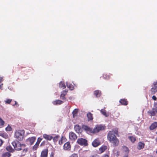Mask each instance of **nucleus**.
Instances as JSON below:
<instances>
[{"label": "nucleus", "instance_id": "nucleus-1", "mask_svg": "<svg viewBox=\"0 0 157 157\" xmlns=\"http://www.w3.org/2000/svg\"><path fill=\"white\" fill-rule=\"evenodd\" d=\"M117 130L114 131L113 130L109 131L107 135V137L108 140L111 143L113 144L114 146H117L118 145L119 141L115 135H117L118 133Z\"/></svg>", "mask_w": 157, "mask_h": 157}, {"label": "nucleus", "instance_id": "nucleus-2", "mask_svg": "<svg viewBox=\"0 0 157 157\" xmlns=\"http://www.w3.org/2000/svg\"><path fill=\"white\" fill-rule=\"evenodd\" d=\"M25 134L24 130H18L16 131L15 132V137L18 140L21 141L23 140Z\"/></svg>", "mask_w": 157, "mask_h": 157}, {"label": "nucleus", "instance_id": "nucleus-3", "mask_svg": "<svg viewBox=\"0 0 157 157\" xmlns=\"http://www.w3.org/2000/svg\"><path fill=\"white\" fill-rule=\"evenodd\" d=\"M106 127L104 125H96L94 129H92V133H96L100 131L104 130Z\"/></svg>", "mask_w": 157, "mask_h": 157}, {"label": "nucleus", "instance_id": "nucleus-4", "mask_svg": "<svg viewBox=\"0 0 157 157\" xmlns=\"http://www.w3.org/2000/svg\"><path fill=\"white\" fill-rule=\"evenodd\" d=\"M12 144L15 150L19 151L21 150L22 144H21L17 140L13 141L12 142Z\"/></svg>", "mask_w": 157, "mask_h": 157}, {"label": "nucleus", "instance_id": "nucleus-5", "mask_svg": "<svg viewBox=\"0 0 157 157\" xmlns=\"http://www.w3.org/2000/svg\"><path fill=\"white\" fill-rule=\"evenodd\" d=\"M77 143L81 146H86L88 145L87 140L82 138L78 139L77 141Z\"/></svg>", "mask_w": 157, "mask_h": 157}, {"label": "nucleus", "instance_id": "nucleus-6", "mask_svg": "<svg viewBox=\"0 0 157 157\" xmlns=\"http://www.w3.org/2000/svg\"><path fill=\"white\" fill-rule=\"evenodd\" d=\"M69 136L70 140L72 141H75L77 138V135L72 132H70L69 133Z\"/></svg>", "mask_w": 157, "mask_h": 157}, {"label": "nucleus", "instance_id": "nucleus-7", "mask_svg": "<svg viewBox=\"0 0 157 157\" xmlns=\"http://www.w3.org/2000/svg\"><path fill=\"white\" fill-rule=\"evenodd\" d=\"M82 128L87 133H92V128L84 124L82 125Z\"/></svg>", "mask_w": 157, "mask_h": 157}, {"label": "nucleus", "instance_id": "nucleus-8", "mask_svg": "<svg viewBox=\"0 0 157 157\" xmlns=\"http://www.w3.org/2000/svg\"><path fill=\"white\" fill-rule=\"evenodd\" d=\"M101 144V142L99 139L98 138L95 139L92 142V146L94 147H97Z\"/></svg>", "mask_w": 157, "mask_h": 157}, {"label": "nucleus", "instance_id": "nucleus-9", "mask_svg": "<svg viewBox=\"0 0 157 157\" xmlns=\"http://www.w3.org/2000/svg\"><path fill=\"white\" fill-rule=\"evenodd\" d=\"M71 146L70 142H67L64 144L63 149L64 150L70 151L71 149Z\"/></svg>", "mask_w": 157, "mask_h": 157}, {"label": "nucleus", "instance_id": "nucleus-10", "mask_svg": "<svg viewBox=\"0 0 157 157\" xmlns=\"http://www.w3.org/2000/svg\"><path fill=\"white\" fill-rule=\"evenodd\" d=\"M26 145L24 144H22V147L21 150L22 151L21 153V155L22 156H24L26 153L28 151L29 149L28 148L26 147Z\"/></svg>", "mask_w": 157, "mask_h": 157}, {"label": "nucleus", "instance_id": "nucleus-11", "mask_svg": "<svg viewBox=\"0 0 157 157\" xmlns=\"http://www.w3.org/2000/svg\"><path fill=\"white\" fill-rule=\"evenodd\" d=\"M74 128L75 131L77 133H81L82 131V128L78 124H76L74 126Z\"/></svg>", "mask_w": 157, "mask_h": 157}, {"label": "nucleus", "instance_id": "nucleus-12", "mask_svg": "<svg viewBox=\"0 0 157 157\" xmlns=\"http://www.w3.org/2000/svg\"><path fill=\"white\" fill-rule=\"evenodd\" d=\"M151 116H155L157 113V108H153L151 110L148 112Z\"/></svg>", "mask_w": 157, "mask_h": 157}, {"label": "nucleus", "instance_id": "nucleus-13", "mask_svg": "<svg viewBox=\"0 0 157 157\" xmlns=\"http://www.w3.org/2000/svg\"><path fill=\"white\" fill-rule=\"evenodd\" d=\"M68 91V90H63L61 92L60 95V97L62 99L64 100L65 99V96L67 94V93Z\"/></svg>", "mask_w": 157, "mask_h": 157}, {"label": "nucleus", "instance_id": "nucleus-14", "mask_svg": "<svg viewBox=\"0 0 157 157\" xmlns=\"http://www.w3.org/2000/svg\"><path fill=\"white\" fill-rule=\"evenodd\" d=\"M48 152V149H46L42 151L41 154V157H47Z\"/></svg>", "mask_w": 157, "mask_h": 157}, {"label": "nucleus", "instance_id": "nucleus-15", "mask_svg": "<svg viewBox=\"0 0 157 157\" xmlns=\"http://www.w3.org/2000/svg\"><path fill=\"white\" fill-rule=\"evenodd\" d=\"M43 136L44 139L50 141L53 139V137L52 136L47 134H43Z\"/></svg>", "mask_w": 157, "mask_h": 157}, {"label": "nucleus", "instance_id": "nucleus-16", "mask_svg": "<svg viewBox=\"0 0 157 157\" xmlns=\"http://www.w3.org/2000/svg\"><path fill=\"white\" fill-rule=\"evenodd\" d=\"M107 149V147L106 145H102L99 148L100 153H102Z\"/></svg>", "mask_w": 157, "mask_h": 157}, {"label": "nucleus", "instance_id": "nucleus-17", "mask_svg": "<svg viewBox=\"0 0 157 157\" xmlns=\"http://www.w3.org/2000/svg\"><path fill=\"white\" fill-rule=\"evenodd\" d=\"M120 103L122 105H128V102L127 99H121L120 100Z\"/></svg>", "mask_w": 157, "mask_h": 157}, {"label": "nucleus", "instance_id": "nucleus-18", "mask_svg": "<svg viewBox=\"0 0 157 157\" xmlns=\"http://www.w3.org/2000/svg\"><path fill=\"white\" fill-rule=\"evenodd\" d=\"M144 145L145 144L144 143L140 141L138 143L137 148L139 150L142 149L144 147Z\"/></svg>", "mask_w": 157, "mask_h": 157}, {"label": "nucleus", "instance_id": "nucleus-19", "mask_svg": "<svg viewBox=\"0 0 157 157\" xmlns=\"http://www.w3.org/2000/svg\"><path fill=\"white\" fill-rule=\"evenodd\" d=\"M157 127V122H155L151 124L149 127L151 130H153Z\"/></svg>", "mask_w": 157, "mask_h": 157}, {"label": "nucleus", "instance_id": "nucleus-20", "mask_svg": "<svg viewBox=\"0 0 157 157\" xmlns=\"http://www.w3.org/2000/svg\"><path fill=\"white\" fill-rule=\"evenodd\" d=\"M63 103V101L59 100H56L52 102L53 104L55 105H59L62 104Z\"/></svg>", "mask_w": 157, "mask_h": 157}, {"label": "nucleus", "instance_id": "nucleus-21", "mask_svg": "<svg viewBox=\"0 0 157 157\" xmlns=\"http://www.w3.org/2000/svg\"><path fill=\"white\" fill-rule=\"evenodd\" d=\"M94 95L96 97H100L101 94V91L99 90H97L94 91Z\"/></svg>", "mask_w": 157, "mask_h": 157}, {"label": "nucleus", "instance_id": "nucleus-22", "mask_svg": "<svg viewBox=\"0 0 157 157\" xmlns=\"http://www.w3.org/2000/svg\"><path fill=\"white\" fill-rule=\"evenodd\" d=\"M87 117L88 121H91L93 120V114L90 112H89L87 113Z\"/></svg>", "mask_w": 157, "mask_h": 157}, {"label": "nucleus", "instance_id": "nucleus-23", "mask_svg": "<svg viewBox=\"0 0 157 157\" xmlns=\"http://www.w3.org/2000/svg\"><path fill=\"white\" fill-rule=\"evenodd\" d=\"M36 140L35 137H33L31 138H29L28 139V140L29 141V143L30 144H32Z\"/></svg>", "mask_w": 157, "mask_h": 157}, {"label": "nucleus", "instance_id": "nucleus-24", "mask_svg": "<svg viewBox=\"0 0 157 157\" xmlns=\"http://www.w3.org/2000/svg\"><path fill=\"white\" fill-rule=\"evenodd\" d=\"M128 138L133 143H134L136 140V137L134 136H128Z\"/></svg>", "mask_w": 157, "mask_h": 157}, {"label": "nucleus", "instance_id": "nucleus-25", "mask_svg": "<svg viewBox=\"0 0 157 157\" xmlns=\"http://www.w3.org/2000/svg\"><path fill=\"white\" fill-rule=\"evenodd\" d=\"M150 91L151 94H154L157 92V90L153 86L150 90Z\"/></svg>", "mask_w": 157, "mask_h": 157}, {"label": "nucleus", "instance_id": "nucleus-26", "mask_svg": "<svg viewBox=\"0 0 157 157\" xmlns=\"http://www.w3.org/2000/svg\"><path fill=\"white\" fill-rule=\"evenodd\" d=\"M101 113L104 116L106 117H108L109 116L108 113H106V110L104 109H101L100 110Z\"/></svg>", "mask_w": 157, "mask_h": 157}, {"label": "nucleus", "instance_id": "nucleus-27", "mask_svg": "<svg viewBox=\"0 0 157 157\" xmlns=\"http://www.w3.org/2000/svg\"><path fill=\"white\" fill-rule=\"evenodd\" d=\"M6 150L11 152H13L14 151V149L12 148L11 146H9L6 147Z\"/></svg>", "mask_w": 157, "mask_h": 157}, {"label": "nucleus", "instance_id": "nucleus-28", "mask_svg": "<svg viewBox=\"0 0 157 157\" xmlns=\"http://www.w3.org/2000/svg\"><path fill=\"white\" fill-rule=\"evenodd\" d=\"M59 86V88L63 89L66 88V86L65 85L64 82L62 81L60 82Z\"/></svg>", "mask_w": 157, "mask_h": 157}, {"label": "nucleus", "instance_id": "nucleus-29", "mask_svg": "<svg viewBox=\"0 0 157 157\" xmlns=\"http://www.w3.org/2000/svg\"><path fill=\"white\" fill-rule=\"evenodd\" d=\"M78 111V109H75L72 112V113L73 117H75L77 115V114Z\"/></svg>", "mask_w": 157, "mask_h": 157}, {"label": "nucleus", "instance_id": "nucleus-30", "mask_svg": "<svg viewBox=\"0 0 157 157\" xmlns=\"http://www.w3.org/2000/svg\"><path fill=\"white\" fill-rule=\"evenodd\" d=\"M11 154L8 152H6L3 153L2 155V157H10L11 156Z\"/></svg>", "mask_w": 157, "mask_h": 157}, {"label": "nucleus", "instance_id": "nucleus-31", "mask_svg": "<svg viewBox=\"0 0 157 157\" xmlns=\"http://www.w3.org/2000/svg\"><path fill=\"white\" fill-rule=\"evenodd\" d=\"M123 150L124 151L126 152V155H128L129 151L128 148L126 146H124L123 147Z\"/></svg>", "mask_w": 157, "mask_h": 157}, {"label": "nucleus", "instance_id": "nucleus-32", "mask_svg": "<svg viewBox=\"0 0 157 157\" xmlns=\"http://www.w3.org/2000/svg\"><path fill=\"white\" fill-rule=\"evenodd\" d=\"M67 87L71 90H72L74 89V87L71 84L69 83H67Z\"/></svg>", "mask_w": 157, "mask_h": 157}, {"label": "nucleus", "instance_id": "nucleus-33", "mask_svg": "<svg viewBox=\"0 0 157 157\" xmlns=\"http://www.w3.org/2000/svg\"><path fill=\"white\" fill-rule=\"evenodd\" d=\"M66 138L63 136H62L60 140L59 141V144L60 145H61L63 144V140L66 141Z\"/></svg>", "mask_w": 157, "mask_h": 157}, {"label": "nucleus", "instance_id": "nucleus-34", "mask_svg": "<svg viewBox=\"0 0 157 157\" xmlns=\"http://www.w3.org/2000/svg\"><path fill=\"white\" fill-rule=\"evenodd\" d=\"M59 135H57L56 136L54 137L53 138V137L52 139L53 140V141L55 143H56V142H57V141H58V140H59Z\"/></svg>", "mask_w": 157, "mask_h": 157}, {"label": "nucleus", "instance_id": "nucleus-35", "mask_svg": "<svg viewBox=\"0 0 157 157\" xmlns=\"http://www.w3.org/2000/svg\"><path fill=\"white\" fill-rule=\"evenodd\" d=\"M0 136L5 139H7L8 137V135L7 134L4 133H1Z\"/></svg>", "mask_w": 157, "mask_h": 157}, {"label": "nucleus", "instance_id": "nucleus-36", "mask_svg": "<svg viewBox=\"0 0 157 157\" xmlns=\"http://www.w3.org/2000/svg\"><path fill=\"white\" fill-rule=\"evenodd\" d=\"M39 145L38 143H36L35 144L33 147V150H36L37 149Z\"/></svg>", "mask_w": 157, "mask_h": 157}, {"label": "nucleus", "instance_id": "nucleus-37", "mask_svg": "<svg viewBox=\"0 0 157 157\" xmlns=\"http://www.w3.org/2000/svg\"><path fill=\"white\" fill-rule=\"evenodd\" d=\"M4 123V121L1 118H0V127H2Z\"/></svg>", "mask_w": 157, "mask_h": 157}, {"label": "nucleus", "instance_id": "nucleus-38", "mask_svg": "<svg viewBox=\"0 0 157 157\" xmlns=\"http://www.w3.org/2000/svg\"><path fill=\"white\" fill-rule=\"evenodd\" d=\"M12 130V128L9 125L6 128V131H10Z\"/></svg>", "mask_w": 157, "mask_h": 157}, {"label": "nucleus", "instance_id": "nucleus-39", "mask_svg": "<svg viewBox=\"0 0 157 157\" xmlns=\"http://www.w3.org/2000/svg\"><path fill=\"white\" fill-rule=\"evenodd\" d=\"M11 101H12V99H6V100H5V102L6 104H9L11 103Z\"/></svg>", "mask_w": 157, "mask_h": 157}, {"label": "nucleus", "instance_id": "nucleus-40", "mask_svg": "<svg viewBox=\"0 0 157 157\" xmlns=\"http://www.w3.org/2000/svg\"><path fill=\"white\" fill-rule=\"evenodd\" d=\"M153 87L157 90V81L154 82L153 83Z\"/></svg>", "mask_w": 157, "mask_h": 157}, {"label": "nucleus", "instance_id": "nucleus-41", "mask_svg": "<svg viewBox=\"0 0 157 157\" xmlns=\"http://www.w3.org/2000/svg\"><path fill=\"white\" fill-rule=\"evenodd\" d=\"M14 103L12 104V105L13 106H14L16 105V107H18L19 106V104H18V103L16 101H14Z\"/></svg>", "mask_w": 157, "mask_h": 157}, {"label": "nucleus", "instance_id": "nucleus-42", "mask_svg": "<svg viewBox=\"0 0 157 157\" xmlns=\"http://www.w3.org/2000/svg\"><path fill=\"white\" fill-rule=\"evenodd\" d=\"M69 157H78V155L77 154L73 153Z\"/></svg>", "mask_w": 157, "mask_h": 157}, {"label": "nucleus", "instance_id": "nucleus-43", "mask_svg": "<svg viewBox=\"0 0 157 157\" xmlns=\"http://www.w3.org/2000/svg\"><path fill=\"white\" fill-rule=\"evenodd\" d=\"M42 140V138H39L38 139L37 141V142H36V143H38V144H39L40 142Z\"/></svg>", "mask_w": 157, "mask_h": 157}, {"label": "nucleus", "instance_id": "nucleus-44", "mask_svg": "<svg viewBox=\"0 0 157 157\" xmlns=\"http://www.w3.org/2000/svg\"><path fill=\"white\" fill-rule=\"evenodd\" d=\"M152 99L154 100H155V101H156V100H157V98L155 96V95H153L152 97Z\"/></svg>", "mask_w": 157, "mask_h": 157}, {"label": "nucleus", "instance_id": "nucleus-45", "mask_svg": "<svg viewBox=\"0 0 157 157\" xmlns=\"http://www.w3.org/2000/svg\"><path fill=\"white\" fill-rule=\"evenodd\" d=\"M3 143V141L2 140L0 139V147L2 146Z\"/></svg>", "mask_w": 157, "mask_h": 157}, {"label": "nucleus", "instance_id": "nucleus-46", "mask_svg": "<svg viewBox=\"0 0 157 157\" xmlns=\"http://www.w3.org/2000/svg\"><path fill=\"white\" fill-rule=\"evenodd\" d=\"M90 157H99V155L96 154H95L94 155H92L91 156H90Z\"/></svg>", "mask_w": 157, "mask_h": 157}, {"label": "nucleus", "instance_id": "nucleus-47", "mask_svg": "<svg viewBox=\"0 0 157 157\" xmlns=\"http://www.w3.org/2000/svg\"><path fill=\"white\" fill-rule=\"evenodd\" d=\"M101 157H109V155L108 154H105L103 155Z\"/></svg>", "mask_w": 157, "mask_h": 157}, {"label": "nucleus", "instance_id": "nucleus-48", "mask_svg": "<svg viewBox=\"0 0 157 157\" xmlns=\"http://www.w3.org/2000/svg\"><path fill=\"white\" fill-rule=\"evenodd\" d=\"M31 157H36V154L34 153L33 155H31Z\"/></svg>", "mask_w": 157, "mask_h": 157}, {"label": "nucleus", "instance_id": "nucleus-49", "mask_svg": "<svg viewBox=\"0 0 157 157\" xmlns=\"http://www.w3.org/2000/svg\"><path fill=\"white\" fill-rule=\"evenodd\" d=\"M154 106L155 107V108H157V102H154Z\"/></svg>", "mask_w": 157, "mask_h": 157}, {"label": "nucleus", "instance_id": "nucleus-50", "mask_svg": "<svg viewBox=\"0 0 157 157\" xmlns=\"http://www.w3.org/2000/svg\"><path fill=\"white\" fill-rule=\"evenodd\" d=\"M3 81V78L2 77H0V83H1Z\"/></svg>", "mask_w": 157, "mask_h": 157}, {"label": "nucleus", "instance_id": "nucleus-51", "mask_svg": "<svg viewBox=\"0 0 157 157\" xmlns=\"http://www.w3.org/2000/svg\"><path fill=\"white\" fill-rule=\"evenodd\" d=\"M3 85V84L2 83L0 85V89H2V86Z\"/></svg>", "mask_w": 157, "mask_h": 157}, {"label": "nucleus", "instance_id": "nucleus-52", "mask_svg": "<svg viewBox=\"0 0 157 157\" xmlns=\"http://www.w3.org/2000/svg\"><path fill=\"white\" fill-rule=\"evenodd\" d=\"M128 156L127 155H125L123 157H128Z\"/></svg>", "mask_w": 157, "mask_h": 157}, {"label": "nucleus", "instance_id": "nucleus-53", "mask_svg": "<svg viewBox=\"0 0 157 157\" xmlns=\"http://www.w3.org/2000/svg\"><path fill=\"white\" fill-rule=\"evenodd\" d=\"M155 140L156 142H157V137L156 138Z\"/></svg>", "mask_w": 157, "mask_h": 157}, {"label": "nucleus", "instance_id": "nucleus-54", "mask_svg": "<svg viewBox=\"0 0 157 157\" xmlns=\"http://www.w3.org/2000/svg\"><path fill=\"white\" fill-rule=\"evenodd\" d=\"M105 75H103V77L105 78Z\"/></svg>", "mask_w": 157, "mask_h": 157}, {"label": "nucleus", "instance_id": "nucleus-55", "mask_svg": "<svg viewBox=\"0 0 157 157\" xmlns=\"http://www.w3.org/2000/svg\"><path fill=\"white\" fill-rule=\"evenodd\" d=\"M156 153L157 154V151H156Z\"/></svg>", "mask_w": 157, "mask_h": 157}, {"label": "nucleus", "instance_id": "nucleus-56", "mask_svg": "<svg viewBox=\"0 0 157 157\" xmlns=\"http://www.w3.org/2000/svg\"><path fill=\"white\" fill-rule=\"evenodd\" d=\"M156 134L157 135V132H156Z\"/></svg>", "mask_w": 157, "mask_h": 157}]
</instances>
